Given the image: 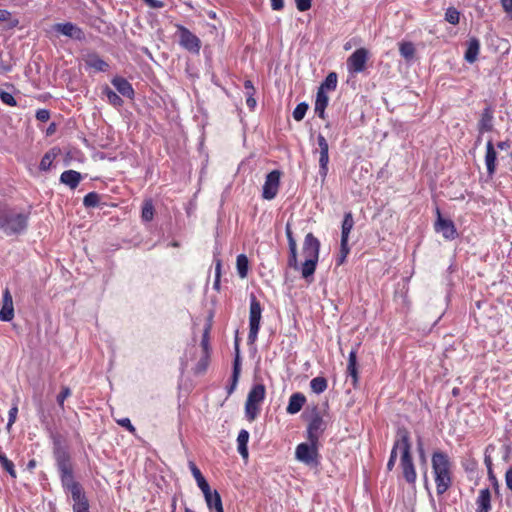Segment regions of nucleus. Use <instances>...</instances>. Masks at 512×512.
<instances>
[{"label":"nucleus","mask_w":512,"mask_h":512,"mask_svg":"<svg viewBox=\"0 0 512 512\" xmlns=\"http://www.w3.org/2000/svg\"><path fill=\"white\" fill-rule=\"evenodd\" d=\"M404 435H409V432L405 428H400L397 431L396 434V440L394 442L393 448L391 450V454L387 463V469L391 471L394 468L396 459H397V452L400 451L402 454V440Z\"/></svg>","instance_id":"f3484780"},{"label":"nucleus","mask_w":512,"mask_h":512,"mask_svg":"<svg viewBox=\"0 0 512 512\" xmlns=\"http://www.w3.org/2000/svg\"><path fill=\"white\" fill-rule=\"evenodd\" d=\"M317 143L319 147V174L322 177V181L325 180L328 173V163H329V145L326 138L319 134L317 136Z\"/></svg>","instance_id":"9b49d317"},{"label":"nucleus","mask_w":512,"mask_h":512,"mask_svg":"<svg viewBox=\"0 0 512 512\" xmlns=\"http://www.w3.org/2000/svg\"><path fill=\"white\" fill-rule=\"evenodd\" d=\"M81 180V174L75 170H66L60 176L61 183L75 189Z\"/></svg>","instance_id":"cd10ccee"},{"label":"nucleus","mask_w":512,"mask_h":512,"mask_svg":"<svg viewBox=\"0 0 512 512\" xmlns=\"http://www.w3.org/2000/svg\"><path fill=\"white\" fill-rule=\"evenodd\" d=\"M103 94L107 97L108 102L114 107H121L123 105L122 98L114 92L110 87L105 86L103 88Z\"/></svg>","instance_id":"f704fd0d"},{"label":"nucleus","mask_w":512,"mask_h":512,"mask_svg":"<svg viewBox=\"0 0 512 512\" xmlns=\"http://www.w3.org/2000/svg\"><path fill=\"white\" fill-rule=\"evenodd\" d=\"M28 216L10 209L0 201V229L6 235H14L23 232L27 227Z\"/></svg>","instance_id":"f03ea898"},{"label":"nucleus","mask_w":512,"mask_h":512,"mask_svg":"<svg viewBox=\"0 0 512 512\" xmlns=\"http://www.w3.org/2000/svg\"><path fill=\"white\" fill-rule=\"evenodd\" d=\"M54 158H55V154H53L51 152L46 153L41 159L40 166H39L40 169L44 170V171L49 170Z\"/></svg>","instance_id":"37998d69"},{"label":"nucleus","mask_w":512,"mask_h":512,"mask_svg":"<svg viewBox=\"0 0 512 512\" xmlns=\"http://www.w3.org/2000/svg\"><path fill=\"white\" fill-rule=\"evenodd\" d=\"M154 216V206L151 200H146L142 207V219L144 221H151Z\"/></svg>","instance_id":"58836bf2"},{"label":"nucleus","mask_w":512,"mask_h":512,"mask_svg":"<svg viewBox=\"0 0 512 512\" xmlns=\"http://www.w3.org/2000/svg\"><path fill=\"white\" fill-rule=\"evenodd\" d=\"M59 470L61 473V481L63 487H65L70 493L72 498H79V493L82 492L81 486L74 481L72 470L66 462L59 464Z\"/></svg>","instance_id":"1a4fd4ad"},{"label":"nucleus","mask_w":512,"mask_h":512,"mask_svg":"<svg viewBox=\"0 0 512 512\" xmlns=\"http://www.w3.org/2000/svg\"><path fill=\"white\" fill-rule=\"evenodd\" d=\"M285 233L287 236L289 247L288 265L289 267L298 270L297 243L295 238L293 237V233L289 223L286 224Z\"/></svg>","instance_id":"dca6fc26"},{"label":"nucleus","mask_w":512,"mask_h":512,"mask_svg":"<svg viewBox=\"0 0 512 512\" xmlns=\"http://www.w3.org/2000/svg\"><path fill=\"white\" fill-rule=\"evenodd\" d=\"M265 397V386L263 384H256L249 391L245 403V413L250 421H253L260 410V404Z\"/></svg>","instance_id":"20e7f679"},{"label":"nucleus","mask_w":512,"mask_h":512,"mask_svg":"<svg viewBox=\"0 0 512 512\" xmlns=\"http://www.w3.org/2000/svg\"><path fill=\"white\" fill-rule=\"evenodd\" d=\"M253 95L254 94H251V93L246 94V96H247L246 104L250 109H254L256 106V100L254 99Z\"/></svg>","instance_id":"680f3d73"},{"label":"nucleus","mask_w":512,"mask_h":512,"mask_svg":"<svg viewBox=\"0 0 512 512\" xmlns=\"http://www.w3.org/2000/svg\"><path fill=\"white\" fill-rule=\"evenodd\" d=\"M302 251L305 259L318 260L320 241L312 233H308L305 236Z\"/></svg>","instance_id":"ddd939ff"},{"label":"nucleus","mask_w":512,"mask_h":512,"mask_svg":"<svg viewBox=\"0 0 512 512\" xmlns=\"http://www.w3.org/2000/svg\"><path fill=\"white\" fill-rule=\"evenodd\" d=\"M237 272L241 278L247 277L249 261L246 255L240 254L236 260Z\"/></svg>","instance_id":"72a5a7b5"},{"label":"nucleus","mask_w":512,"mask_h":512,"mask_svg":"<svg viewBox=\"0 0 512 512\" xmlns=\"http://www.w3.org/2000/svg\"><path fill=\"white\" fill-rule=\"evenodd\" d=\"M71 395L69 387H63L60 394L57 396V402L60 406H63L64 401Z\"/></svg>","instance_id":"de8ad7c7"},{"label":"nucleus","mask_w":512,"mask_h":512,"mask_svg":"<svg viewBox=\"0 0 512 512\" xmlns=\"http://www.w3.org/2000/svg\"><path fill=\"white\" fill-rule=\"evenodd\" d=\"M437 215L438 219L435 223V230L448 240L454 239L456 237V229L453 222L442 218L439 209H437Z\"/></svg>","instance_id":"2eb2a0df"},{"label":"nucleus","mask_w":512,"mask_h":512,"mask_svg":"<svg viewBox=\"0 0 512 512\" xmlns=\"http://www.w3.org/2000/svg\"><path fill=\"white\" fill-rule=\"evenodd\" d=\"M505 483L507 488L512 492V467H510L505 473Z\"/></svg>","instance_id":"5fc2aeb1"},{"label":"nucleus","mask_w":512,"mask_h":512,"mask_svg":"<svg viewBox=\"0 0 512 512\" xmlns=\"http://www.w3.org/2000/svg\"><path fill=\"white\" fill-rule=\"evenodd\" d=\"M354 226L353 216L350 212L344 215V219L342 222V232H341V240L343 242L348 241L349 234Z\"/></svg>","instance_id":"2f4dec72"},{"label":"nucleus","mask_w":512,"mask_h":512,"mask_svg":"<svg viewBox=\"0 0 512 512\" xmlns=\"http://www.w3.org/2000/svg\"><path fill=\"white\" fill-rule=\"evenodd\" d=\"M116 422H117L118 425L126 428L129 432L135 433L136 429L132 425V423H131L129 418L118 419V420H116Z\"/></svg>","instance_id":"09e8293b"},{"label":"nucleus","mask_w":512,"mask_h":512,"mask_svg":"<svg viewBox=\"0 0 512 512\" xmlns=\"http://www.w3.org/2000/svg\"><path fill=\"white\" fill-rule=\"evenodd\" d=\"M487 474H488V479L491 481L494 489L496 491H498V489H499V482H498V480H497L493 470L488 471Z\"/></svg>","instance_id":"6e6d98bb"},{"label":"nucleus","mask_w":512,"mask_h":512,"mask_svg":"<svg viewBox=\"0 0 512 512\" xmlns=\"http://www.w3.org/2000/svg\"><path fill=\"white\" fill-rule=\"evenodd\" d=\"M111 83L123 97L133 99L135 94L134 89L128 80L120 76H115L111 80Z\"/></svg>","instance_id":"412c9836"},{"label":"nucleus","mask_w":512,"mask_h":512,"mask_svg":"<svg viewBox=\"0 0 512 512\" xmlns=\"http://www.w3.org/2000/svg\"><path fill=\"white\" fill-rule=\"evenodd\" d=\"M317 263L318 260L305 259L301 265L298 264V269H300L302 277L305 279L312 277L315 273Z\"/></svg>","instance_id":"7c9ffc66"},{"label":"nucleus","mask_w":512,"mask_h":512,"mask_svg":"<svg viewBox=\"0 0 512 512\" xmlns=\"http://www.w3.org/2000/svg\"><path fill=\"white\" fill-rule=\"evenodd\" d=\"M445 20L450 24L456 25L460 20V13L454 7H449L445 12Z\"/></svg>","instance_id":"ea45409f"},{"label":"nucleus","mask_w":512,"mask_h":512,"mask_svg":"<svg viewBox=\"0 0 512 512\" xmlns=\"http://www.w3.org/2000/svg\"><path fill=\"white\" fill-rule=\"evenodd\" d=\"M369 51L366 48L356 49L347 59V69L350 73H361L366 68Z\"/></svg>","instance_id":"6e6552de"},{"label":"nucleus","mask_w":512,"mask_h":512,"mask_svg":"<svg viewBox=\"0 0 512 512\" xmlns=\"http://www.w3.org/2000/svg\"><path fill=\"white\" fill-rule=\"evenodd\" d=\"M54 30L75 40L81 41L85 38L83 30L71 22L57 23Z\"/></svg>","instance_id":"4468645a"},{"label":"nucleus","mask_w":512,"mask_h":512,"mask_svg":"<svg viewBox=\"0 0 512 512\" xmlns=\"http://www.w3.org/2000/svg\"><path fill=\"white\" fill-rule=\"evenodd\" d=\"M511 144L509 141H501L497 143V148L500 150H508Z\"/></svg>","instance_id":"338daca9"},{"label":"nucleus","mask_w":512,"mask_h":512,"mask_svg":"<svg viewBox=\"0 0 512 512\" xmlns=\"http://www.w3.org/2000/svg\"><path fill=\"white\" fill-rule=\"evenodd\" d=\"M497 152L491 140H489L486 144V153H485V165L487 169V174L489 177H493L496 172L497 164Z\"/></svg>","instance_id":"6ab92c4d"},{"label":"nucleus","mask_w":512,"mask_h":512,"mask_svg":"<svg viewBox=\"0 0 512 512\" xmlns=\"http://www.w3.org/2000/svg\"><path fill=\"white\" fill-rule=\"evenodd\" d=\"M399 51L403 58L411 60L415 54L414 45L411 42H402L399 45Z\"/></svg>","instance_id":"e433bc0d"},{"label":"nucleus","mask_w":512,"mask_h":512,"mask_svg":"<svg viewBox=\"0 0 512 512\" xmlns=\"http://www.w3.org/2000/svg\"><path fill=\"white\" fill-rule=\"evenodd\" d=\"M248 440H249V433L247 430L242 429L237 437V449L239 454L242 456L243 459H247L249 456L248 453Z\"/></svg>","instance_id":"c756f323"},{"label":"nucleus","mask_w":512,"mask_h":512,"mask_svg":"<svg viewBox=\"0 0 512 512\" xmlns=\"http://www.w3.org/2000/svg\"><path fill=\"white\" fill-rule=\"evenodd\" d=\"M296 459L307 466L315 467L319 464L318 443H300L295 451Z\"/></svg>","instance_id":"423d86ee"},{"label":"nucleus","mask_w":512,"mask_h":512,"mask_svg":"<svg viewBox=\"0 0 512 512\" xmlns=\"http://www.w3.org/2000/svg\"><path fill=\"white\" fill-rule=\"evenodd\" d=\"M244 87H245V90H246V94H254L255 92V89H254V86L252 84V82L250 80H246L244 82Z\"/></svg>","instance_id":"e2e57ef3"},{"label":"nucleus","mask_w":512,"mask_h":512,"mask_svg":"<svg viewBox=\"0 0 512 512\" xmlns=\"http://www.w3.org/2000/svg\"><path fill=\"white\" fill-rule=\"evenodd\" d=\"M347 372H348V375L352 378L353 385L355 386L358 381L357 364L348 363Z\"/></svg>","instance_id":"49530a36"},{"label":"nucleus","mask_w":512,"mask_h":512,"mask_svg":"<svg viewBox=\"0 0 512 512\" xmlns=\"http://www.w3.org/2000/svg\"><path fill=\"white\" fill-rule=\"evenodd\" d=\"M325 429L326 423L323 418L319 414L314 415L307 427L308 441L311 443H318V440Z\"/></svg>","instance_id":"f8f14e48"},{"label":"nucleus","mask_w":512,"mask_h":512,"mask_svg":"<svg viewBox=\"0 0 512 512\" xmlns=\"http://www.w3.org/2000/svg\"><path fill=\"white\" fill-rule=\"evenodd\" d=\"M203 494L210 510L214 509L215 512H224L220 494L216 490L211 491V489H209V491Z\"/></svg>","instance_id":"5701e85b"},{"label":"nucleus","mask_w":512,"mask_h":512,"mask_svg":"<svg viewBox=\"0 0 512 512\" xmlns=\"http://www.w3.org/2000/svg\"><path fill=\"white\" fill-rule=\"evenodd\" d=\"M480 51V42L477 38H470L467 43V49L464 55L468 63H474L477 60Z\"/></svg>","instance_id":"bb28decb"},{"label":"nucleus","mask_w":512,"mask_h":512,"mask_svg":"<svg viewBox=\"0 0 512 512\" xmlns=\"http://www.w3.org/2000/svg\"><path fill=\"white\" fill-rule=\"evenodd\" d=\"M280 172L273 170L266 176L263 185L262 196L266 200H272L276 197L280 186Z\"/></svg>","instance_id":"9d476101"},{"label":"nucleus","mask_w":512,"mask_h":512,"mask_svg":"<svg viewBox=\"0 0 512 512\" xmlns=\"http://www.w3.org/2000/svg\"><path fill=\"white\" fill-rule=\"evenodd\" d=\"M18 409L17 407H13L9 411V421H8V428L15 422L16 415H17Z\"/></svg>","instance_id":"4d7b16f0"},{"label":"nucleus","mask_w":512,"mask_h":512,"mask_svg":"<svg viewBox=\"0 0 512 512\" xmlns=\"http://www.w3.org/2000/svg\"><path fill=\"white\" fill-rule=\"evenodd\" d=\"M273 10H281L284 7V0H270Z\"/></svg>","instance_id":"13d9d810"},{"label":"nucleus","mask_w":512,"mask_h":512,"mask_svg":"<svg viewBox=\"0 0 512 512\" xmlns=\"http://www.w3.org/2000/svg\"><path fill=\"white\" fill-rule=\"evenodd\" d=\"M179 44L191 53L198 54L201 49L200 39L189 29L182 25H177Z\"/></svg>","instance_id":"0eeeda50"},{"label":"nucleus","mask_w":512,"mask_h":512,"mask_svg":"<svg viewBox=\"0 0 512 512\" xmlns=\"http://www.w3.org/2000/svg\"><path fill=\"white\" fill-rule=\"evenodd\" d=\"M329 98L325 91L318 89L316 95V101L314 106L315 113L321 118L325 119V109L328 105Z\"/></svg>","instance_id":"a878e982"},{"label":"nucleus","mask_w":512,"mask_h":512,"mask_svg":"<svg viewBox=\"0 0 512 512\" xmlns=\"http://www.w3.org/2000/svg\"><path fill=\"white\" fill-rule=\"evenodd\" d=\"M402 442L400 466L402 468L403 477L408 483L414 484L417 478V474L411 456L410 435H404Z\"/></svg>","instance_id":"7ed1b4c3"},{"label":"nucleus","mask_w":512,"mask_h":512,"mask_svg":"<svg viewBox=\"0 0 512 512\" xmlns=\"http://www.w3.org/2000/svg\"><path fill=\"white\" fill-rule=\"evenodd\" d=\"M432 472L436 484V492L442 495L452 485V464L448 455L441 451H435L431 458Z\"/></svg>","instance_id":"f257e3e1"},{"label":"nucleus","mask_w":512,"mask_h":512,"mask_svg":"<svg viewBox=\"0 0 512 512\" xmlns=\"http://www.w3.org/2000/svg\"><path fill=\"white\" fill-rule=\"evenodd\" d=\"M152 8H161L163 3L159 0H144Z\"/></svg>","instance_id":"0e129e2a"},{"label":"nucleus","mask_w":512,"mask_h":512,"mask_svg":"<svg viewBox=\"0 0 512 512\" xmlns=\"http://www.w3.org/2000/svg\"><path fill=\"white\" fill-rule=\"evenodd\" d=\"M233 371H235V372H240L241 371V363H240V356H239V351L238 350L236 352V356H235V359H234Z\"/></svg>","instance_id":"bf43d9fd"},{"label":"nucleus","mask_w":512,"mask_h":512,"mask_svg":"<svg viewBox=\"0 0 512 512\" xmlns=\"http://www.w3.org/2000/svg\"><path fill=\"white\" fill-rule=\"evenodd\" d=\"M349 251L348 241L343 242V240H341L340 255L337 260L338 265H341L345 261Z\"/></svg>","instance_id":"c03bdc74"},{"label":"nucleus","mask_w":512,"mask_h":512,"mask_svg":"<svg viewBox=\"0 0 512 512\" xmlns=\"http://www.w3.org/2000/svg\"><path fill=\"white\" fill-rule=\"evenodd\" d=\"M262 315V307L254 294L250 296V311H249V334L248 340L253 343L257 339L260 329V321Z\"/></svg>","instance_id":"39448f33"},{"label":"nucleus","mask_w":512,"mask_h":512,"mask_svg":"<svg viewBox=\"0 0 512 512\" xmlns=\"http://www.w3.org/2000/svg\"><path fill=\"white\" fill-rule=\"evenodd\" d=\"M476 512H490L491 510V492L488 488L481 489L476 499Z\"/></svg>","instance_id":"4be33fe9"},{"label":"nucleus","mask_w":512,"mask_h":512,"mask_svg":"<svg viewBox=\"0 0 512 512\" xmlns=\"http://www.w3.org/2000/svg\"><path fill=\"white\" fill-rule=\"evenodd\" d=\"M239 375H240V372H235L233 371V374H232V385L229 389V393H232V391L235 389L236 385H237V382H238V379H239Z\"/></svg>","instance_id":"052dcab7"},{"label":"nucleus","mask_w":512,"mask_h":512,"mask_svg":"<svg viewBox=\"0 0 512 512\" xmlns=\"http://www.w3.org/2000/svg\"><path fill=\"white\" fill-rule=\"evenodd\" d=\"M99 203V195L95 192H90L84 196L83 204L86 207H95Z\"/></svg>","instance_id":"79ce46f5"},{"label":"nucleus","mask_w":512,"mask_h":512,"mask_svg":"<svg viewBox=\"0 0 512 512\" xmlns=\"http://www.w3.org/2000/svg\"><path fill=\"white\" fill-rule=\"evenodd\" d=\"M328 387V382L324 377H315L310 381V388L315 394L323 393Z\"/></svg>","instance_id":"473e14b6"},{"label":"nucleus","mask_w":512,"mask_h":512,"mask_svg":"<svg viewBox=\"0 0 512 512\" xmlns=\"http://www.w3.org/2000/svg\"><path fill=\"white\" fill-rule=\"evenodd\" d=\"M50 118V112L47 109H39L36 112V119L41 122H46Z\"/></svg>","instance_id":"3c124183"},{"label":"nucleus","mask_w":512,"mask_h":512,"mask_svg":"<svg viewBox=\"0 0 512 512\" xmlns=\"http://www.w3.org/2000/svg\"><path fill=\"white\" fill-rule=\"evenodd\" d=\"M14 317L13 299L9 289H5L3 293V305L0 310V321L9 322Z\"/></svg>","instance_id":"a211bd4d"},{"label":"nucleus","mask_w":512,"mask_h":512,"mask_svg":"<svg viewBox=\"0 0 512 512\" xmlns=\"http://www.w3.org/2000/svg\"><path fill=\"white\" fill-rule=\"evenodd\" d=\"M493 128V111L490 107H486L478 122V129L480 133L491 131Z\"/></svg>","instance_id":"393cba45"},{"label":"nucleus","mask_w":512,"mask_h":512,"mask_svg":"<svg viewBox=\"0 0 512 512\" xmlns=\"http://www.w3.org/2000/svg\"><path fill=\"white\" fill-rule=\"evenodd\" d=\"M10 17V13L7 10L0 9V22L7 21Z\"/></svg>","instance_id":"774afa93"},{"label":"nucleus","mask_w":512,"mask_h":512,"mask_svg":"<svg viewBox=\"0 0 512 512\" xmlns=\"http://www.w3.org/2000/svg\"><path fill=\"white\" fill-rule=\"evenodd\" d=\"M209 330L210 327H207L203 333L201 346L203 347L204 352L207 354L209 348Z\"/></svg>","instance_id":"603ef678"},{"label":"nucleus","mask_w":512,"mask_h":512,"mask_svg":"<svg viewBox=\"0 0 512 512\" xmlns=\"http://www.w3.org/2000/svg\"><path fill=\"white\" fill-rule=\"evenodd\" d=\"M504 11L509 14L512 19V0H501Z\"/></svg>","instance_id":"864d4df0"},{"label":"nucleus","mask_w":512,"mask_h":512,"mask_svg":"<svg viewBox=\"0 0 512 512\" xmlns=\"http://www.w3.org/2000/svg\"><path fill=\"white\" fill-rule=\"evenodd\" d=\"M74 501L73 512H89L88 500L83 492L79 493V498H72Z\"/></svg>","instance_id":"c9c22d12"},{"label":"nucleus","mask_w":512,"mask_h":512,"mask_svg":"<svg viewBox=\"0 0 512 512\" xmlns=\"http://www.w3.org/2000/svg\"><path fill=\"white\" fill-rule=\"evenodd\" d=\"M348 363L357 364V351L351 350L349 353Z\"/></svg>","instance_id":"69168bd1"},{"label":"nucleus","mask_w":512,"mask_h":512,"mask_svg":"<svg viewBox=\"0 0 512 512\" xmlns=\"http://www.w3.org/2000/svg\"><path fill=\"white\" fill-rule=\"evenodd\" d=\"M189 468H190V471H191L193 477L195 478V480L197 482L198 487L202 491V493L209 491L210 486H209L208 482L206 481V479L202 475L201 471L195 465L194 462H192V461L189 462Z\"/></svg>","instance_id":"c85d7f7f"},{"label":"nucleus","mask_w":512,"mask_h":512,"mask_svg":"<svg viewBox=\"0 0 512 512\" xmlns=\"http://www.w3.org/2000/svg\"><path fill=\"white\" fill-rule=\"evenodd\" d=\"M296 7L299 11L304 12L310 9L312 0H295Z\"/></svg>","instance_id":"8fccbe9b"},{"label":"nucleus","mask_w":512,"mask_h":512,"mask_svg":"<svg viewBox=\"0 0 512 512\" xmlns=\"http://www.w3.org/2000/svg\"><path fill=\"white\" fill-rule=\"evenodd\" d=\"M308 110V104L305 102L299 103L293 111V118L296 121H301Z\"/></svg>","instance_id":"a19ab883"},{"label":"nucleus","mask_w":512,"mask_h":512,"mask_svg":"<svg viewBox=\"0 0 512 512\" xmlns=\"http://www.w3.org/2000/svg\"><path fill=\"white\" fill-rule=\"evenodd\" d=\"M306 402V397L302 393H294L290 396L286 411L288 414L298 413Z\"/></svg>","instance_id":"b1692460"},{"label":"nucleus","mask_w":512,"mask_h":512,"mask_svg":"<svg viewBox=\"0 0 512 512\" xmlns=\"http://www.w3.org/2000/svg\"><path fill=\"white\" fill-rule=\"evenodd\" d=\"M85 65L97 72H106L109 64L104 61L97 53H88L84 58Z\"/></svg>","instance_id":"aec40b11"},{"label":"nucleus","mask_w":512,"mask_h":512,"mask_svg":"<svg viewBox=\"0 0 512 512\" xmlns=\"http://www.w3.org/2000/svg\"><path fill=\"white\" fill-rule=\"evenodd\" d=\"M337 86V74L335 72H331L327 75L324 82L318 89H322V91L326 90H335Z\"/></svg>","instance_id":"4c0bfd02"},{"label":"nucleus","mask_w":512,"mask_h":512,"mask_svg":"<svg viewBox=\"0 0 512 512\" xmlns=\"http://www.w3.org/2000/svg\"><path fill=\"white\" fill-rule=\"evenodd\" d=\"M0 99L6 105H9V106H16L17 105V102H16L15 98L13 97V95L8 93V92H6V91H1L0 92Z\"/></svg>","instance_id":"a18cd8bd"}]
</instances>
